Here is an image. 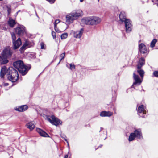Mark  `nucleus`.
Masks as SVG:
<instances>
[{"instance_id": "nucleus-1", "label": "nucleus", "mask_w": 158, "mask_h": 158, "mask_svg": "<svg viewBox=\"0 0 158 158\" xmlns=\"http://www.w3.org/2000/svg\"><path fill=\"white\" fill-rule=\"evenodd\" d=\"M8 80L12 82H15L18 79L19 75L17 71L12 67L7 69L6 66L2 67L1 70L0 76L2 78L6 74Z\"/></svg>"}, {"instance_id": "nucleus-20", "label": "nucleus", "mask_w": 158, "mask_h": 158, "mask_svg": "<svg viewBox=\"0 0 158 158\" xmlns=\"http://www.w3.org/2000/svg\"><path fill=\"white\" fill-rule=\"evenodd\" d=\"M27 127L29 129L30 131L32 130L34 128L35 125L34 122H30L26 124Z\"/></svg>"}, {"instance_id": "nucleus-28", "label": "nucleus", "mask_w": 158, "mask_h": 158, "mask_svg": "<svg viewBox=\"0 0 158 158\" xmlns=\"http://www.w3.org/2000/svg\"><path fill=\"white\" fill-rule=\"evenodd\" d=\"M7 7V10L8 11V14H10L11 12V7L10 6H6Z\"/></svg>"}, {"instance_id": "nucleus-44", "label": "nucleus", "mask_w": 158, "mask_h": 158, "mask_svg": "<svg viewBox=\"0 0 158 158\" xmlns=\"http://www.w3.org/2000/svg\"><path fill=\"white\" fill-rule=\"evenodd\" d=\"M157 6L158 7V3H157Z\"/></svg>"}, {"instance_id": "nucleus-39", "label": "nucleus", "mask_w": 158, "mask_h": 158, "mask_svg": "<svg viewBox=\"0 0 158 158\" xmlns=\"http://www.w3.org/2000/svg\"><path fill=\"white\" fill-rule=\"evenodd\" d=\"M103 129V128H102V127H101V128H100V131H101V130H102Z\"/></svg>"}, {"instance_id": "nucleus-3", "label": "nucleus", "mask_w": 158, "mask_h": 158, "mask_svg": "<svg viewBox=\"0 0 158 158\" xmlns=\"http://www.w3.org/2000/svg\"><path fill=\"white\" fill-rule=\"evenodd\" d=\"M13 64L14 67L17 69L23 75H25L27 73L28 70L27 67L24 64L22 61L20 60L16 61L13 63Z\"/></svg>"}, {"instance_id": "nucleus-35", "label": "nucleus", "mask_w": 158, "mask_h": 158, "mask_svg": "<svg viewBox=\"0 0 158 158\" xmlns=\"http://www.w3.org/2000/svg\"><path fill=\"white\" fill-rule=\"evenodd\" d=\"M152 1L153 3L154 4H157V2H158V0H152Z\"/></svg>"}, {"instance_id": "nucleus-6", "label": "nucleus", "mask_w": 158, "mask_h": 158, "mask_svg": "<svg viewBox=\"0 0 158 158\" xmlns=\"http://www.w3.org/2000/svg\"><path fill=\"white\" fill-rule=\"evenodd\" d=\"M42 116L53 125L57 126L59 123L58 119L53 115L50 116L43 114Z\"/></svg>"}, {"instance_id": "nucleus-37", "label": "nucleus", "mask_w": 158, "mask_h": 158, "mask_svg": "<svg viewBox=\"0 0 158 158\" xmlns=\"http://www.w3.org/2000/svg\"><path fill=\"white\" fill-rule=\"evenodd\" d=\"M68 155H65L64 157V158H68Z\"/></svg>"}, {"instance_id": "nucleus-42", "label": "nucleus", "mask_w": 158, "mask_h": 158, "mask_svg": "<svg viewBox=\"0 0 158 158\" xmlns=\"http://www.w3.org/2000/svg\"><path fill=\"white\" fill-rule=\"evenodd\" d=\"M19 11L17 12V13H16V15H17L18 14V12H19Z\"/></svg>"}, {"instance_id": "nucleus-12", "label": "nucleus", "mask_w": 158, "mask_h": 158, "mask_svg": "<svg viewBox=\"0 0 158 158\" xmlns=\"http://www.w3.org/2000/svg\"><path fill=\"white\" fill-rule=\"evenodd\" d=\"M13 49L15 50L18 48L22 44L21 39L19 38L13 42Z\"/></svg>"}, {"instance_id": "nucleus-19", "label": "nucleus", "mask_w": 158, "mask_h": 158, "mask_svg": "<svg viewBox=\"0 0 158 158\" xmlns=\"http://www.w3.org/2000/svg\"><path fill=\"white\" fill-rule=\"evenodd\" d=\"M30 47L29 45V42L26 40L23 46L20 48L19 50L21 52H22L23 50Z\"/></svg>"}, {"instance_id": "nucleus-4", "label": "nucleus", "mask_w": 158, "mask_h": 158, "mask_svg": "<svg viewBox=\"0 0 158 158\" xmlns=\"http://www.w3.org/2000/svg\"><path fill=\"white\" fill-rule=\"evenodd\" d=\"M119 17L122 22H124L126 32L128 33L131 31L132 26L131 21L129 19H126L125 14L123 12L121 13Z\"/></svg>"}, {"instance_id": "nucleus-41", "label": "nucleus", "mask_w": 158, "mask_h": 158, "mask_svg": "<svg viewBox=\"0 0 158 158\" xmlns=\"http://www.w3.org/2000/svg\"><path fill=\"white\" fill-rule=\"evenodd\" d=\"M102 145H101L100 146H99L98 147V148H99V147H100V148H101V147H102Z\"/></svg>"}, {"instance_id": "nucleus-46", "label": "nucleus", "mask_w": 158, "mask_h": 158, "mask_svg": "<svg viewBox=\"0 0 158 158\" xmlns=\"http://www.w3.org/2000/svg\"><path fill=\"white\" fill-rule=\"evenodd\" d=\"M98 1H99V0H98Z\"/></svg>"}, {"instance_id": "nucleus-45", "label": "nucleus", "mask_w": 158, "mask_h": 158, "mask_svg": "<svg viewBox=\"0 0 158 158\" xmlns=\"http://www.w3.org/2000/svg\"><path fill=\"white\" fill-rule=\"evenodd\" d=\"M3 0H0V1H2Z\"/></svg>"}, {"instance_id": "nucleus-34", "label": "nucleus", "mask_w": 158, "mask_h": 158, "mask_svg": "<svg viewBox=\"0 0 158 158\" xmlns=\"http://www.w3.org/2000/svg\"><path fill=\"white\" fill-rule=\"evenodd\" d=\"M61 137H62V138H63L64 139V140H65V141H66L67 142V143H68V146H69V144L68 142V141H67V139H66V136H65V135H63V136H61Z\"/></svg>"}, {"instance_id": "nucleus-8", "label": "nucleus", "mask_w": 158, "mask_h": 158, "mask_svg": "<svg viewBox=\"0 0 158 158\" xmlns=\"http://www.w3.org/2000/svg\"><path fill=\"white\" fill-rule=\"evenodd\" d=\"M13 53V51L9 47L5 48L2 52L1 55L2 57L10 58Z\"/></svg>"}, {"instance_id": "nucleus-25", "label": "nucleus", "mask_w": 158, "mask_h": 158, "mask_svg": "<svg viewBox=\"0 0 158 158\" xmlns=\"http://www.w3.org/2000/svg\"><path fill=\"white\" fill-rule=\"evenodd\" d=\"M67 66L71 70L75 69V66L73 64V63L67 64Z\"/></svg>"}, {"instance_id": "nucleus-9", "label": "nucleus", "mask_w": 158, "mask_h": 158, "mask_svg": "<svg viewBox=\"0 0 158 158\" xmlns=\"http://www.w3.org/2000/svg\"><path fill=\"white\" fill-rule=\"evenodd\" d=\"M133 79L135 81L133 83L131 88H134V86L135 85H139L142 81L143 78L140 79L139 76L136 75L135 73H133Z\"/></svg>"}, {"instance_id": "nucleus-5", "label": "nucleus", "mask_w": 158, "mask_h": 158, "mask_svg": "<svg viewBox=\"0 0 158 158\" xmlns=\"http://www.w3.org/2000/svg\"><path fill=\"white\" fill-rule=\"evenodd\" d=\"M82 21L86 24L93 25L100 23L101 19L97 17L90 16L83 19Z\"/></svg>"}, {"instance_id": "nucleus-13", "label": "nucleus", "mask_w": 158, "mask_h": 158, "mask_svg": "<svg viewBox=\"0 0 158 158\" xmlns=\"http://www.w3.org/2000/svg\"><path fill=\"white\" fill-rule=\"evenodd\" d=\"M137 111L138 113L139 114V115L143 117L144 116L141 115V114L143 113V114H145L146 113V111L144 110L143 105H141L138 107Z\"/></svg>"}, {"instance_id": "nucleus-11", "label": "nucleus", "mask_w": 158, "mask_h": 158, "mask_svg": "<svg viewBox=\"0 0 158 158\" xmlns=\"http://www.w3.org/2000/svg\"><path fill=\"white\" fill-rule=\"evenodd\" d=\"M139 49L140 53L143 54H147L149 52V50L147 48L146 46L142 43L139 45Z\"/></svg>"}, {"instance_id": "nucleus-18", "label": "nucleus", "mask_w": 158, "mask_h": 158, "mask_svg": "<svg viewBox=\"0 0 158 158\" xmlns=\"http://www.w3.org/2000/svg\"><path fill=\"white\" fill-rule=\"evenodd\" d=\"M36 131L39 133L40 136L44 137H48V135L42 130L37 128L36 129Z\"/></svg>"}, {"instance_id": "nucleus-22", "label": "nucleus", "mask_w": 158, "mask_h": 158, "mask_svg": "<svg viewBox=\"0 0 158 158\" xmlns=\"http://www.w3.org/2000/svg\"><path fill=\"white\" fill-rule=\"evenodd\" d=\"M137 72L140 75L141 78H143L144 73V71L141 68H137Z\"/></svg>"}, {"instance_id": "nucleus-24", "label": "nucleus", "mask_w": 158, "mask_h": 158, "mask_svg": "<svg viewBox=\"0 0 158 158\" xmlns=\"http://www.w3.org/2000/svg\"><path fill=\"white\" fill-rule=\"evenodd\" d=\"M59 23V20L58 19H56L55 20L54 24V27L55 31L56 32L59 33V31L58 28L57 27V25Z\"/></svg>"}, {"instance_id": "nucleus-15", "label": "nucleus", "mask_w": 158, "mask_h": 158, "mask_svg": "<svg viewBox=\"0 0 158 158\" xmlns=\"http://www.w3.org/2000/svg\"><path fill=\"white\" fill-rule=\"evenodd\" d=\"M84 31L83 28H81L80 30L74 32L73 33L74 36L75 38H80L81 36Z\"/></svg>"}, {"instance_id": "nucleus-43", "label": "nucleus", "mask_w": 158, "mask_h": 158, "mask_svg": "<svg viewBox=\"0 0 158 158\" xmlns=\"http://www.w3.org/2000/svg\"><path fill=\"white\" fill-rule=\"evenodd\" d=\"M62 123V122L60 123V124Z\"/></svg>"}, {"instance_id": "nucleus-14", "label": "nucleus", "mask_w": 158, "mask_h": 158, "mask_svg": "<svg viewBox=\"0 0 158 158\" xmlns=\"http://www.w3.org/2000/svg\"><path fill=\"white\" fill-rule=\"evenodd\" d=\"M28 106L27 105H23L20 106L16 107L15 108V110L19 112H23L28 109Z\"/></svg>"}, {"instance_id": "nucleus-23", "label": "nucleus", "mask_w": 158, "mask_h": 158, "mask_svg": "<svg viewBox=\"0 0 158 158\" xmlns=\"http://www.w3.org/2000/svg\"><path fill=\"white\" fill-rule=\"evenodd\" d=\"M8 23L9 26L11 27H13L16 23L15 20L11 18H10L8 21Z\"/></svg>"}, {"instance_id": "nucleus-31", "label": "nucleus", "mask_w": 158, "mask_h": 158, "mask_svg": "<svg viewBox=\"0 0 158 158\" xmlns=\"http://www.w3.org/2000/svg\"><path fill=\"white\" fill-rule=\"evenodd\" d=\"M65 53H63L62 54H61V55L60 56L61 57V58L60 60V61L61 60H62L64 58V57H65Z\"/></svg>"}, {"instance_id": "nucleus-21", "label": "nucleus", "mask_w": 158, "mask_h": 158, "mask_svg": "<svg viewBox=\"0 0 158 158\" xmlns=\"http://www.w3.org/2000/svg\"><path fill=\"white\" fill-rule=\"evenodd\" d=\"M8 58L6 57H1V64H6L7 63L9 60L7 59Z\"/></svg>"}, {"instance_id": "nucleus-16", "label": "nucleus", "mask_w": 158, "mask_h": 158, "mask_svg": "<svg viewBox=\"0 0 158 158\" xmlns=\"http://www.w3.org/2000/svg\"><path fill=\"white\" fill-rule=\"evenodd\" d=\"M113 114V112L110 111H102L100 114L101 117H110Z\"/></svg>"}, {"instance_id": "nucleus-2", "label": "nucleus", "mask_w": 158, "mask_h": 158, "mask_svg": "<svg viewBox=\"0 0 158 158\" xmlns=\"http://www.w3.org/2000/svg\"><path fill=\"white\" fill-rule=\"evenodd\" d=\"M83 15V13L81 10L74 11L66 15V22L69 24L72 23L74 20H77Z\"/></svg>"}, {"instance_id": "nucleus-33", "label": "nucleus", "mask_w": 158, "mask_h": 158, "mask_svg": "<svg viewBox=\"0 0 158 158\" xmlns=\"http://www.w3.org/2000/svg\"><path fill=\"white\" fill-rule=\"evenodd\" d=\"M153 75L154 76L158 77V71H155L153 72Z\"/></svg>"}, {"instance_id": "nucleus-29", "label": "nucleus", "mask_w": 158, "mask_h": 158, "mask_svg": "<svg viewBox=\"0 0 158 158\" xmlns=\"http://www.w3.org/2000/svg\"><path fill=\"white\" fill-rule=\"evenodd\" d=\"M12 38V39L13 42L15 40L16 38L15 35L14 33H11Z\"/></svg>"}, {"instance_id": "nucleus-17", "label": "nucleus", "mask_w": 158, "mask_h": 158, "mask_svg": "<svg viewBox=\"0 0 158 158\" xmlns=\"http://www.w3.org/2000/svg\"><path fill=\"white\" fill-rule=\"evenodd\" d=\"M145 63V60L144 58L141 57L140 58L138 61L137 65V68H141L143 65Z\"/></svg>"}, {"instance_id": "nucleus-7", "label": "nucleus", "mask_w": 158, "mask_h": 158, "mask_svg": "<svg viewBox=\"0 0 158 158\" xmlns=\"http://www.w3.org/2000/svg\"><path fill=\"white\" fill-rule=\"evenodd\" d=\"M141 139L143 138L142 133L140 129L135 130L134 132L130 134L129 138V141H131L134 140L135 138Z\"/></svg>"}, {"instance_id": "nucleus-10", "label": "nucleus", "mask_w": 158, "mask_h": 158, "mask_svg": "<svg viewBox=\"0 0 158 158\" xmlns=\"http://www.w3.org/2000/svg\"><path fill=\"white\" fill-rule=\"evenodd\" d=\"M15 32L19 35H23L26 33L25 28L23 26H19L16 28Z\"/></svg>"}, {"instance_id": "nucleus-26", "label": "nucleus", "mask_w": 158, "mask_h": 158, "mask_svg": "<svg viewBox=\"0 0 158 158\" xmlns=\"http://www.w3.org/2000/svg\"><path fill=\"white\" fill-rule=\"evenodd\" d=\"M157 40L156 39L153 40L151 43L150 47L151 48H153L155 45L156 43L157 42Z\"/></svg>"}, {"instance_id": "nucleus-32", "label": "nucleus", "mask_w": 158, "mask_h": 158, "mask_svg": "<svg viewBox=\"0 0 158 158\" xmlns=\"http://www.w3.org/2000/svg\"><path fill=\"white\" fill-rule=\"evenodd\" d=\"M52 35L54 39H55L56 38V33L54 31H52Z\"/></svg>"}, {"instance_id": "nucleus-38", "label": "nucleus", "mask_w": 158, "mask_h": 158, "mask_svg": "<svg viewBox=\"0 0 158 158\" xmlns=\"http://www.w3.org/2000/svg\"><path fill=\"white\" fill-rule=\"evenodd\" d=\"M1 15H2V14H1V12H0V19H1Z\"/></svg>"}, {"instance_id": "nucleus-27", "label": "nucleus", "mask_w": 158, "mask_h": 158, "mask_svg": "<svg viewBox=\"0 0 158 158\" xmlns=\"http://www.w3.org/2000/svg\"><path fill=\"white\" fill-rule=\"evenodd\" d=\"M68 34L67 33H65L61 35V38L62 40L64 39L67 38Z\"/></svg>"}, {"instance_id": "nucleus-36", "label": "nucleus", "mask_w": 158, "mask_h": 158, "mask_svg": "<svg viewBox=\"0 0 158 158\" xmlns=\"http://www.w3.org/2000/svg\"><path fill=\"white\" fill-rule=\"evenodd\" d=\"M50 3H54V2L55 0H47Z\"/></svg>"}, {"instance_id": "nucleus-40", "label": "nucleus", "mask_w": 158, "mask_h": 158, "mask_svg": "<svg viewBox=\"0 0 158 158\" xmlns=\"http://www.w3.org/2000/svg\"><path fill=\"white\" fill-rule=\"evenodd\" d=\"M84 0H80V2H82Z\"/></svg>"}, {"instance_id": "nucleus-30", "label": "nucleus", "mask_w": 158, "mask_h": 158, "mask_svg": "<svg viewBox=\"0 0 158 158\" xmlns=\"http://www.w3.org/2000/svg\"><path fill=\"white\" fill-rule=\"evenodd\" d=\"M40 45L41 46V49H45V46L44 44L43 43L41 42L40 43Z\"/></svg>"}]
</instances>
